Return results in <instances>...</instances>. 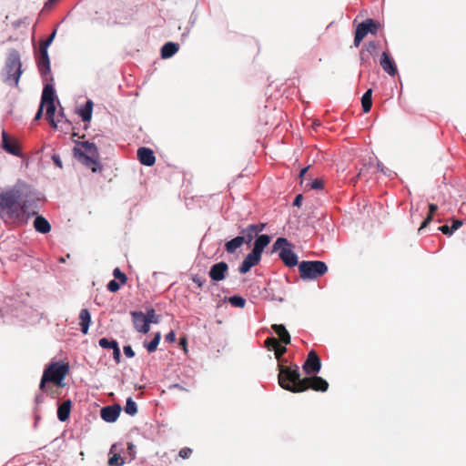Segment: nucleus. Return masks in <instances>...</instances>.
Returning a JSON list of instances; mask_svg holds the SVG:
<instances>
[{"label":"nucleus","mask_w":466,"mask_h":466,"mask_svg":"<svg viewBox=\"0 0 466 466\" xmlns=\"http://www.w3.org/2000/svg\"><path fill=\"white\" fill-rule=\"evenodd\" d=\"M22 193L18 187L7 188L0 192V218L5 224L16 226L26 225L31 213L26 200L21 198Z\"/></svg>","instance_id":"f257e3e1"},{"label":"nucleus","mask_w":466,"mask_h":466,"mask_svg":"<svg viewBox=\"0 0 466 466\" xmlns=\"http://www.w3.org/2000/svg\"><path fill=\"white\" fill-rule=\"evenodd\" d=\"M279 384L291 392H302L309 388L314 390L326 391L329 383L321 377L300 379L299 367L279 365Z\"/></svg>","instance_id":"f03ea898"},{"label":"nucleus","mask_w":466,"mask_h":466,"mask_svg":"<svg viewBox=\"0 0 466 466\" xmlns=\"http://www.w3.org/2000/svg\"><path fill=\"white\" fill-rule=\"evenodd\" d=\"M75 157L84 166L90 168L93 172L102 169L99 162V153L95 143L85 141L74 147Z\"/></svg>","instance_id":"7ed1b4c3"},{"label":"nucleus","mask_w":466,"mask_h":466,"mask_svg":"<svg viewBox=\"0 0 466 466\" xmlns=\"http://www.w3.org/2000/svg\"><path fill=\"white\" fill-rule=\"evenodd\" d=\"M22 63L20 53L16 49L7 52L5 67L3 70L4 81L6 84L16 86L22 75Z\"/></svg>","instance_id":"20e7f679"},{"label":"nucleus","mask_w":466,"mask_h":466,"mask_svg":"<svg viewBox=\"0 0 466 466\" xmlns=\"http://www.w3.org/2000/svg\"><path fill=\"white\" fill-rule=\"evenodd\" d=\"M294 245L286 238H278L274 242L271 253H279L280 260L289 268L299 265L297 254L293 251Z\"/></svg>","instance_id":"39448f33"},{"label":"nucleus","mask_w":466,"mask_h":466,"mask_svg":"<svg viewBox=\"0 0 466 466\" xmlns=\"http://www.w3.org/2000/svg\"><path fill=\"white\" fill-rule=\"evenodd\" d=\"M68 364L64 362L51 363L44 371L40 381V390H46V382L60 384L68 372Z\"/></svg>","instance_id":"423d86ee"},{"label":"nucleus","mask_w":466,"mask_h":466,"mask_svg":"<svg viewBox=\"0 0 466 466\" xmlns=\"http://www.w3.org/2000/svg\"><path fill=\"white\" fill-rule=\"evenodd\" d=\"M299 271L302 279H316L327 273L328 267L320 260L301 261Z\"/></svg>","instance_id":"0eeeda50"},{"label":"nucleus","mask_w":466,"mask_h":466,"mask_svg":"<svg viewBox=\"0 0 466 466\" xmlns=\"http://www.w3.org/2000/svg\"><path fill=\"white\" fill-rule=\"evenodd\" d=\"M36 64L38 70L44 78V81H47V76L51 73L50 59L48 52L39 48L38 55L36 56Z\"/></svg>","instance_id":"6e6552de"},{"label":"nucleus","mask_w":466,"mask_h":466,"mask_svg":"<svg viewBox=\"0 0 466 466\" xmlns=\"http://www.w3.org/2000/svg\"><path fill=\"white\" fill-rule=\"evenodd\" d=\"M2 148L15 157H21L22 153L16 140L11 138L9 135L3 130L2 131Z\"/></svg>","instance_id":"1a4fd4ad"},{"label":"nucleus","mask_w":466,"mask_h":466,"mask_svg":"<svg viewBox=\"0 0 466 466\" xmlns=\"http://www.w3.org/2000/svg\"><path fill=\"white\" fill-rule=\"evenodd\" d=\"M228 271V265L220 261L211 266L208 276L214 282H218L226 279Z\"/></svg>","instance_id":"9d476101"},{"label":"nucleus","mask_w":466,"mask_h":466,"mask_svg":"<svg viewBox=\"0 0 466 466\" xmlns=\"http://www.w3.org/2000/svg\"><path fill=\"white\" fill-rule=\"evenodd\" d=\"M321 368L320 359L314 350H311L303 364V370L307 374L317 373Z\"/></svg>","instance_id":"9b49d317"},{"label":"nucleus","mask_w":466,"mask_h":466,"mask_svg":"<svg viewBox=\"0 0 466 466\" xmlns=\"http://www.w3.org/2000/svg\"><path fill=\"white\" fill-rule=\"evenodd\" d=\"M121 407L118 404L103 407L100 410L101 418L106 422H115L119 417Z\"/></svg>","instance_id":"f8f14e48"},{"label":"nucleus","mask_w":466,"mask_h":466,"mask_svg":"<svg viewBox=\"0 0 466 466\" xmlns=\"http://www.w3.org/2000/svg\"><path fill=\"white\" fill-rule=\"evenodd\" d=\"M134 327L137 329V331L141 333H147L150 329V326L146 319V315L142 311H134L131 313Z\"/></svg>","instance_id":"ddd939ff"},{"label":"nucleus","mask_w":466,"mask_h":466,"mask_svg":"<svg viewBox=\"0 0 466 466\" xmlns=\"http://www.w3.org/2000/svg\"><path fill=\"white\" fill-rule=\"evenodd\" d=\"M261 260V257L250 251L243 259L238 267V271L241 274L248 273L250 268L257 266Z\"/></svg>","instance_id":"4468645a"},{"label":"nucleus","mask_w":466,"mask_h":466,"mask_svg":"<svg viewBox=\"0 0 466 466\" xmlns=\"http://www.w3.org/2000/svg\"><path fill=\"white\" fill-rule=\"evenodd\" d=\"M123 451L120 445L114 444L110 449L109 454L111 455L108 460L109 466H121L127 461L126 456H121L120 452Z\"/></svg>","instance_id":"2eb2a0df"},{"label":"nucleus","mask_w":466,"mask_h":466,"mask_svg":"<svg viewBox=\"0 0 466 466\" xmlns=\"http://www.w3.org/2000/svg\"><path fill=\"white\" fill-rule=\"evenodd\" d=\"M137 159L142 165L151 167L156 162L154 152L148 147H139L137 149Z\"/></svg>","instance_id":"dca6fc26"},{"label":"nucleus","mask_w":466,"mask_h":466,"mask_svg":"<svg viewBox=\"0 0 466 466\" xmlns=\"http://www.w3.org/2000/svg\"><path fill=\"white\" fill-rule=\"evenodd\" d=\"M379 23L375 22L373 19H366L358 25L356 31L361 34L364 37L369 34L375 35L379 28Z\"/></svg>","instance_id":"f3484780"},{"label":"nucleus","mask_w":466,"mask_h":466,"mask_svg":"<svg viewBox=\"0 0 466 466\" xmlns=\"http://www.w3.org/2000/svg\"><path fill=\"white\" fill-rule=\"evenodd\" d=\"M380 64L382 69L390 76H395L398 72L394 60L388 52H383L380 56Z\"/></svg>","instance_id":"a211bd4d"},{"label":"nucleus","mask_w":466,"mask_h":466,"mask_svg":"<svg viewBox=\"0 0 466 466\" xmlns=\"http://www.w3.org/2000/svg\"><path fill=\"white\" fill-rule=\"evenodd\" d=\"M271 238L267 234H261L255 238L251 251L261 257L264 248L270 243Z\"/></svg>","instance_id":"6ab92c4d"},{"label":"nucleus","mask_w":466,"mask_h":466,"mask_svg":"<svg viewBox=\"0 0 466 466\" xmlns=\"http://www.w3.org/2000/svg\"><path fill=\"white\" fill-rule=\"evenodd\" d=\"M72 402L70 400H66L61 403H58L57 408V418L60 421H66L70 415Z\"/></svg>","instance_id":"aec40b11"},{"label":"nucleus","mask_w":466,"mask_h":466,"mask_svg":"<svg viewBox=\"0 0 466 466\" xmlns=\"http://www.w3.org/2000/svg\"><path fill=\"white\" fill-rule=\"evenodd\" d=\"M34 228L37 232L42 234H46L51 230L50 223L40 215L35 217L34 221Z\"/></svg>","instance_id":"412c9836"},{"label":"nucleus","mask_w":466,"mask_h":466,"mask_svg":"<svg viewBox=\"0 0 466 466\" xmlns=\"http://www.w3.org/2000/svg\"><path fill=\"white\" fill-rule=\"evenodd\" d=\"M258 235L256 234L255 228L248 225L246 228H241L239 232L240 238H243V244L249 245Z\"/></svg>","instance_id":"4be33fe9"},{"label":"nucleus","mask_w":466,"mask_h":466,"mask_svg":"<svg viewBox=\"0 0 466 466\" xmlns=\"http://www.w3.org/2000/svg\"><path fill=\"white\" fill-rule=\"evenodd\" d=\"M56 93L52 84H46L42 92L41 103L45 106L46 103L55 102Z\"/></svg>","instance_id":"5701e85b"},{"label":"nucleus","mask_w":466,"mask_h":466,"mask_svg":"<svg viewBox=\"0 0 466 466\" xmlns=\"http://www.w3.org/2000/svg\"><path fill=\"white\" fill-rule=\"evenodd\" d=\"M272 329L274 332L279 337V340L285 344L288 345L290 343V335L286 329L285 326L281 324H274L272 325Z\"/></svg>","instance_id":"b1692460"},{"label":"nucleus","mask_w":466,"mask_h":466,"mask_svg":"<svg viewBox=\"0 0 466 466\" xmlns=\"http://www.w3.org/2000/svg\"><path fill=\"white\" fill-rule=\"evenodd\" d=\"M272 329L274 332L279 337V340L285 344L288 345L290 343V335L286 329L285 326L281 324H274L272 325Z\"/></svg>","instance_id":"393cba45"},{"label":"nucleus","mask_w":466,"mask_h":466,"mask_svg":"<svg viewBox=\"0 0 466 466\" xmlns=\"http://www.w3.org/2000/svg\"><path fill=\"white\" fill-rule=\"evenodd\" d=\"M179 49V46L177 43L167 42L161 48V57L164 59L170 58L173 56Z\"/></svg>","instance_id":"a878e982"},{"label":"nucleus","mask_w":466,"mask_h":466,"mask_svg":"<svg viewBox=\"0 0 466 466\" xmlns=\"http://www.w3.org/2000/svg\"><path fill=\"white\" fill-rule=\"evenodd\" d=\"M79 319H80V326H81V331L84 334H86L89 329V326L91 323V315L88 309H81L79 313Z\"/></svg>","instance_id":"bb28decb"},{"label":"nucleus","mask_w":466,"mask_h":466,"mask_svg":"<svg viewBox=\"0 0 466 466\" xmlns=\"http://www.w3.org/2000/svg\"><path fill=\"white\" fill-rule=\"evenodd\" d=\"M93 111V102L91 100H87L84 106H82L78 110V115L82 118L84 122H88L91 120Z\"/></svg>","instance_id":"cd10ccee"},{"label":"nucleus","mask_w":466,"mask_h":466,"mask_svg":"<svg viewBox=\"0 0 466 466\" xmlns=\"http://www.w3.org/2000/svg\"><path fill=\"white\" fill-rule=\"evenodd\" d=\"M243 245V238L239 235L225 243V250L228 254H234L236 250Z\"/></svg>","instance_id":"c85d7f7f"},{"label":"nucleus","mask_w":466,"mask_h":466,"mask_svg":"<svg viewBox=\"0 0 466 466\" xmlns=\"http://www.w3.org/2000/svg\"><path fill=\"white\" fill-rule=\"evenodd\" d=\"M361 106L365 113H368L372 106V90L368 89L361 97Z\"/></svg>","instance_id":"c756f323"},{"label":"nucleus","mask_w":466,"mask_h":466,"mask_svg":"<svg viewBox=\"0 0 466 466\" xmlns=\"http://www.w3.org/2000/svg\"><path fill=\"white\" fill-rule=\"evenodd\" d=\"M46 120L54 127H56V124L55 122V112H56V105L55 102L46 103Z\"/></svg>","instance_id":"7c9ffc66"},{"label":"nucleus","mask_w":466,"mask_h":466,"mask_svg":"<svg viewBox=\"0 0 466 466\" xmlns=\"http://www.w3.org/2000/svg\"><path fill=\"white\" fill-rule=\"evenodd\" d=\"M160 339H161L160 332H157L151 341H149V342L145 341L144 342V347L147 349V350L149 353H153V352H155L157 350V346H158L159 341H160Z\"/></svg>","instance_id":"2f4dec72"},{"label":"nucleus","mask_w":466,"mask_h":466,"mask_svg":"<svg viewBox=\"0 0 466 466\" xmlns=\"http://www.w3.org/2000/svg\"><path fill=\"white\" fill-rule=\"evenodd\" d=\"M438 206L436 204H430L429 205V214L428 217L424 219V221L421 223L419 232H421L432 220L434 213L437 211Z\"/></svg>","instance_id":"473e14b6"},{"label":"nucleus","mask_w":466,"mask_h":466,"mask_svg":"<svg viewBox=\"0 0 466 466\" xmlns=\"http://www.w3.org/2000/svg\"><path fill=\"white\" fill-rule=\"evenodd\" d=\"M124 410L127 414L130 415V416H134L137 414V403L133 400L132 398H127V401H126V405H125V408H124Z\"/></svg>","instance_id":"72a5a7b5"},{"label":"nucleus","mask_w":466,"mask_h":466,"mask_svg":"<svg viewBox=\"0 0 466 466\" xmlns=\"http://www.w3.org/2000/svg\"><path fill=\"white\" fill-rule=\"evenodd\" d=\"M98 344L103 349H111L112 350L118 347V343L116 339H108L107 338H101Z\"/></svg>","instance_id":"f704fd0d"},{"label":"nucleus","mask_w":466,"mask_h":466,"mask_svg":"<svg viewBox=\"0 0 466 466\" xmlns=\"http://www.w3.org/2000/svg\"><path fill=\"white\" fill-rule=\"evenodd\" d=\"M228 302L233 306V307H236V308H244L245 305H246V299L241 297V296H238V295H234L232 297H229L228 298Z\"/></svg>","instance_id":"c9c22d12"},{"label":"nucleus","mask_w":466,"mask_h":466,"mask_svg":"<svg viewBox=\"0 0 466 466\" xmlns=\"http://www.w3.org/2000/svg\"><path fill=\"white\" fill-rule=\"evenodd\" d=\"M146 319L147 320L148 324L150 323H158L159 321V316L156 314V311L154 309L150 308L147 309V312L145 313Z\"/></svg>","instance_id":"e433bc0d"},{"label":"nucleus","mask_w":466,"mask_h":466,"mask_svg":"<svg viewBox=\"0 0 466 466\" xmlns=\"http://www.w3.org/2000/svg\"><path fill=\"white\" fill-rule=\"evenodd\" d=\"M135 455H136V446L133 443L128 442L127 443V451L124 453V456L127 457V461L129 462L132 460H134L135 459Z\"/></svg>","instance_id":"4c0bfd02"},{"label":"nucleus","mask_w":466,"mask_h":466,"mask_svg":"<svg viewBox=\"0 0 466 466\" xmlns=\"http://www.w3.org/2000/svg\"><path fill=\"white\" fill-rule=\"evenodd\" d=\"M56 34V30L55 29L47 39H46L40 43V49L47 51L48 46L52 44V42L55 39Z\"/></svg>","instance_id":"58836bf2"},{"label":"nucleus","mask_w":466,"mask_h":466,"mask_svg":"<svg viewBox=\"0 0 466 466\" xmlns=\"http://www.w3.org/2000/svg\"><path fill=\"white\" fill-rule=\"evenodd\" d=\"M113 276L115 279H118L122 284H125L127 280V278L125 273H123L118 268H116L113 270Z\"/></svg>","instance_id":"ea45409f"},{"label":"nucleus","mask_w":466,"mask_h":466,"mask_svg":"<svg viewBox=\"0 0 466 466\" xmlns=\"http://www.w3.org/2000/svg\"><path fill=\"white\" fill-rule=\"evenodd\" d=\"M278 340L277 339L271 337V338H268L266 340H265V347L268 350H275L277 344H278Z\"/></svg>","instance_id":"a19ab883"},{"label":"nucleus","mask_w":466,"mask_h":466,"mask_svg":"<svg viewBox=\"0 0 466 466\" xmlns=\"http://www.w3.org/2000/svg\"><path fill=\"white\" fill-rule=\"evenodd\" d=\"M274 350L276 359L279 360L280 358L286 353L287 349L285 346H279L278 343Z\"/></svg>","instance_id":"79ce46f5"},{"label":"nucleus","mask_w":466,"mask_h":466,"mask_svg":"<svg viewBox=\"0 0 466 466\" xmlns=\"http://www.w3.org/2000/svg\"><path fill=\"white\" fill-rule=\"evenodd\" d=\"M106 288L111 292H116L120 289V284L116 279H112L107 283Z\"/></svg>","instance_id":"37998d69"},{"label":"nucleus","mask_w":466,"mask_h":466,"mask_svg":"<svg viewBox=\"0 0 466 466\" xmlns=\"http://www.w3.org/2000/svg\"><path fill=\"white\" fill-rule=\"evenodd\" d=\"M251 228H255L257 235H261L260 233L265 229L267 224L266 223H257V224H249Z\"/></svg>","instance_id":"c03bdc74"},{"label":"nucleus","mask_w":466,"mask_h":466,"mask_svg":"<svg viewBox=\"0 0 466 466\" xmlns=\"http://www.w3.org/2000/svg\"><path fill=\"white\" fill-rule=\"evenodd\" d=\"M310 187L312 189H316V190L322 189L323 188V181L321 179L316 178L311 182Z\"/></svg>","instance_id":"a18cd8bd"},{"label":"nucleus","mask_w":466,"mask_h":466,"mask_svg":"<svg viewBox=\"0 0 466 466\" xmlns=\"http://www.w3.org/2000/svg\"><path fill=\"white\" fill-rule=\"evenodd\" d=\"M438 229L440 231H441L444 235H447V236H451L454 232L452 230L451 227H450L448 225H442V226L439 227Z\"/></svg>","instance_id":"49530a36"},{"label":"nucleus","mask_w":466,"mask_h":466,"mask_svg":"<svg viewBox=\"0 0 466 466\" xmlns=\"http://www.w3.org/2000/svg\"><path fill=\"white\" fill-rule=\"evenodd\" d=\"M192 450L190 448H183L179 451V456L182 459H187L190 457Z\"/></svg>","instance_id":"de8ad7c7"},{"label":"nucleus","mask_w":466,"mask_h":466,"mask_svg":"<svg viewBox=\"0 0 466 466\" xmlns=\"http://www.w3.org/2000/svg\"><path fill=\"white\" fill-rule=\"evenodd\" d=\"M376 48H377L376 43L371 41L367 45V46L364 50H365V52L372 55L376 51Z\"/></svg>","instance_id":"09e8293b"},{"label":"nucleus","mask_w":466,"mask_h":466,"mask_svg":"<svg viewBox=\"0 0 466 466\" xmlns=\"http://www.w3.org/2000/svg\"><path fill=\"white\" fill-rule=\"evenodd\" d=\"M124 354L127 358H133L135 356V352L130 345L124 346Z\"/></svg>","instance_id":"8fccbe9b"},{"label":"nucleus","mask_w":466,"mask_h":466,"mask_svg":"<svg viewBox=\"0 0 466 466\" xmlns=\"http://www.w3.org/2000/svg\"><path fill=\"white\" fill-rule=\"evenodd\" d=\"M54 164L58 167L59 168H62L63 167V165H62V160L59 157V155L57 154H53L52 157H51Z\"/></svg>","instance_id":"3c124183"},{"label":"nucleus","mask_w":466,"mask_h":466,"mask_svg":"<svg viewBox=\"0 0 466 466\" xmlns=\"http://www.w3.org/2000/svg\"><path fill=\"white\" fill-rule=\"evenodd\" d=\"M165 340L168 343H173L176 340V334L173 330L169 331L165 336Z\"/></svg>","instance_id":"603ef678"},{"label":"nucleus","mask_w":466,"mask_h":466,"mask_svg":"<svg viewBox=\"0 0 466 466\" xmlns=\"http://www.w3.org/2000/svg\"><path fill=\"white\" fill-rule=\"evenodd\" d=\"M113 358H114V360H115V361L116 363L120 362L121 352H120L119 346L116 347V349H114V350H113Z\"/></svg>","instance_id":"864d4df0"},{"label":"nucleus","mask_w":466,"mask_h":466,"mask_svg":"<svg viewBox=\"0 0 466 466\" xmlns=\"http://www.w3.org/2000/svg\"><path fill=\"white\" fill-rule=\"evenodd\" d=\"M370 55L369 53L365 52V50L360 51V60L362 64L368 63L370 61Z\"/></svg>","instance_id":"5fc2aeb1"},{"label":"nucleus","mask_w":466,"mask_h":466,"mask_svg":"<svg viewBox=\"0 0 466 466\" xmlns=\"http://www.w3.org/2000/svg\"><path fill=\"white\" fill-rule=\"evenodd\" d=\"M363 38H364V36L361 35L360 33H359L358 31H355L354 46H359Z\"/></svg>","instance_id":"6e6d98bb"},{"label":"nucleus","mask_w":466,"mask_h":466,"mask_svg":"<svg viewBox=\"0 0 466 466\" xmlns=\"http://www.w3.org/2000/svg\"><path fill=\"white\" fill-rule=\"evenodd\" d=\"M192 281L198 285V288H202L204 283H205V279H201L200 277L198 276H194L192 278Z\"/></svg>","instance_id":"4d7b16f0"},{"label":"nucleus","mask_w":466,"mask_h":466,"mask_svg":"<svg viewBox=\"0 0 466 466\" xmlns=\"http://www.w3.org/2000/svg\"><path fill=\"white\" fill-rule=\"evenodd\" d=\"M303 201V196L301 194H299L295 197L293 200V206L295 207H300Z\"/></svg>","instance_id":"13d9d810"},{"label":"nucleus","mask_w":466,"mask_h":466,"mask_svg":"<svg viewBox=\"0 0 466 466\" xmlns=\"http://www.w3.org/2000/svg\"><path fill=\"white\" fill-rule=\"evenodd\" d=\"M462 226V221L460 219H453L451 224V228L453 231H456Z\"/></svg>","instance_id":"bf43d9fd"},{"label":"nucleus","mask_w":466,"mask_h":466,"mask_svg":"<svg viewBox=\"0 0 466 466\" xmlns=\"http://www.w3.org/2000/svg\"><path fill=\"white\" fill-rule=\"evenodd\" d=\"M44 106H42V104H40L39 108L34 117V121H37L42 117Z\"/></svg>","instance_id":"052dcab7"},{"label":"nucleus","mask_w":466,"mask_h":466,"mask_svg":"<svg viewBox=\"0 0 466 466\" xmlns=\"http://www.w3.org/2000/svg\"><path fill=\"white\" fill-rule=\"evenodd\" d=\"M378 167L384 175L389 177L391 175V171L388 167H385L382 165H380V163L378 164Z\"/></svg>","instance_id":"680f3d73"},{"label":"nucleus","mask_w":466,"mask_h":466,"mask_svg":"<svg viewBox=\"0 0 466 466\" xmlns=\"http://www.w3.org/2000/svg\"><path fill=\"white\" fill-rule=\"evenodd\" d=\"M43 400H44V396H43L42 394H39V395H37V396L35 397V401H36L37 403H40V402H42Z\"/></svg>","instance_id":"e2e57ef3"},{"label":"nucleus","mask_w":466,"mask_h":466,"mask_svg":"<svg viewBox=\"0 0 466 466\" xmlns=\"http://www.w3.org/2000/svg\"><path fill=\"white\" fill-rule=\"evenodd\" d=\"M308 169H309V167H304V168H302V169L300 170L299 176H300V177H303V176L307 173Z\"/></svg>","instance_id":"0e129e2a"},{"label":"nucleus","mask_w":466,"mask_h":466,"mask_svg":"<svg viewBox=\"0 0 466 466\" xmlns=\"http://www.w3.org/2000/svg\"><path fill=\"white\" fill-rule=\"evenodd\" d=\"M59 261H60L61 263H65V262H66V258H63V257H61V258H59Z\"/></svg>","instance_id":"69168bd1"}]
</instances>
